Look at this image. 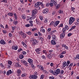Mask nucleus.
I'll return each instance as SVG.
<instances>
[{"label":"nucleus","mask_w":79,"mask_h":79,"mask_svg":"<svg viewBox=\"0 0 79 79\" xmlns=\"http://www.w3.org/2000/svg\"><path fill=\"white\" fill-rule=\"evenodd\" d=\"M74 21H75V18L73 17H70L69 21V24H70V25H71L74 22Z\"/></svg>","instance_id":"f257e3e1"},{"label":"nucleus","mask_w":79,"mask_h":79,"mask_svg":"<svg viewBox=\"0 0 79 79\" xmlns=\"http://www.w3.org/2000/svg\"><path fill=\"white\" fill-rule=\"evenodd\" d=\"M60 70L59 69H57L56 70H55L54 71V73H53L54 75L55 76H57L58 74H60Z\"/></svg>","instance_id":"f03ea898"},{"label":"nucleus","mask_w":79,"mask_h":79,"mask_svg":"<svg viewBox=\"0 0 79 79\" xmlns=\"http://www.w3.org/2000/svg\"><path fill=\"white\" fill-rule=\"evenodd\" d=\"M40 2H38L37 3H35V8H38L37 10H38L40 9V7H39L40 6Z\"/></svg>","instance_id":"7ed1b4c3"},{"label":"nucleus","mask_w":79,"mask_h":79,"mask_svg":"<svg viewBox=\"0 0 79 79\" xmlns=\"http://www.w3.org/2000/svg\"><path fill=\"white\" fill-rule=\"evenodd\" d=\"M29 79H36L37 78V76L35 75H31L29 76Z\"/></svg>","instance_id":"20e7f679"},{"label":"nucleus","mask_w":79,"mask_h":79,"mask_svg":"<svg viewBox=\"0 0 79 79\" xmlns=\"http://www.w3.org/2000/svg\"><path fill=\"white\" fill-rule=\"evenodd\" d=\"M32 41L33 42V46H34L38 42V41L35 39L32 40Z\"/></svg>","instance_id":"39448f33"},{"label":"nucleus","mask_w":79,"mask_h":79,"mask_svg":"<svg viewBox=\"0 0 79 79\" xmlns=\"http://www.w3.org/2000/svg\"><path fill=\"white\" fill-rule=\"evenodd\" d=\"M48 9L46 8L44 10L43 13L44 14H47L48 13Z\"/></svg>","instance_id":"423d86ee"},{"label":"nucleus","mask_w":79,"mask_h":79,"mask_svg":"<svg viewBox=\"0 0 79 79\" xmlns=\"http://www.w3.org/2000/svg\"><path fill=\"white\" fill-rule=\"evenodd\" d=\"M37 67L38 68H40V69L42 71H43V70L44 69V68L43 66H42V65H37Z\"/></svg>","instance_id":"0eeeda50"},{"label":"nucleus","mask_w":79,"mask_h":79,"mask_svg":"<svg viewBox=\"0 0 79 79\" xmlns=\"http://www.w3.org/2000/svg\"><path fill=\"white\" fill-rule=\"evenodd\" d=\"M37 11L36 10H34L32 11V16H34V15H35V14H37Z\"/></svg>","instance_id":"6e6552de"},{"label":"nucleus","mask_w":79,"mask_h":79,"mask_svg":"<svg viewBox=\"0 0 79 79\" xmlns=\"http://www.w3.org/2000/svg\"><path fill=\"white\" fill-rule=\"evenodd\" d=\"M0 44H2V45H5V44H6V43L3 40H1L0 41Z\"/></svg>","instance_id":"1a4fd4ad"},{"label":"nucleus","mask_w":79,"mask_h":79,"mask_svg":"<svg viewBox=\"0 0 79 79\" xmlns=\"http://www.w3.org/2000/svg\"><path fill=\"white\" fill-rule=\"evenodd\" d=\"M65 36V33H64L63 32L60 35V37L61 39H63V38Z\"/></svg>","instance_id":"9d476101"},{"label":"nucleus","mask_w":79,"mask_h":79,"mask_svg":"<svg viewBox=\"0 0 79 79\" xmlns=\"http://www.w3.org/2000/svg\"><path fill=\"white\" fill-rule=\"evenodd\" d=\"M54 2H55V1L54 0H51V2L49 5L51 6H53V4H54Z\"/></svg>","instance_id":"9b49d317"},{"label":"nucleus","mask_w":79,"mask_h":79,"mask_svg":"<svg viewBox=\"0 0 79 79\" xmlns=\"http://www.w3.org/2000/svg\"><path fill=\"white\" fill-rule=\"evenodd\" d=\"M17 73L18 74V76H19L21 75V71L19 69H18L17 71Z\"/></svg>","instance_id":"f8f14e48"},{"label":"nucleus","mask_w":79,"mask_h":79,"mask_svg":"<svg viewBox=\"0 0 79 79\" xmlns=\"http://www.w3.org/2000/svg\"><path fill=\"white\" fill-rule=\"evenodd\" d=\"M11 73H12V71H11V70H10L7 72L6 74L8 76L9 75H10V74H11Z\"/></svg>","instance_id":"ddd939ff"},{"label":"nucleus","mask_w":79,"mask_h":79,"mask_svg":"<svg viewBox=\"0 0 79 79\" xmlns=\"http://www.w3.org/2000/svg\"><path fill=\"white\" fill-rule=\"evenodd\" d=\"M18 47L17 46H12V49H13V50H16L18 49Z\"/></svg>","instance_id":"4468645a"},{"label":"nucleus","mask_w":79,"mask_h":79,"mask_svg":"<svg viewBox=\"0 0 79 79\" xmlns=\"http://www.w3.org/2000/svg\"><path fill=\"white\" fill-rule=\"evenodd\" d=\"M66 66H67V63H66V62H64L62 64V66L63 68H65Z\"/></svg>","instance_id":"2eb2a0df"},{"label":"nucleus","mask_w":79,"mask_h":79,"mask_svg":"<svg viewBox=\"0 0 79 79\" xmlns=\"http://www.w3.org/2000/svg\"><path fill=\"white\" fill-rule=\"evenodd\" d=\"M21 61L23 64H24V65H26L27 64V62L26 61L24 60H21Z\"/></svg>","instance_id":"dca6fc26"},{"label":"nucleus","mask_w":79,"mask_h":79,"mask_svg":"<svg viewBox=\"0 0 79 79\" xmlns=\"http://www.w3.org/2000/svg\"><path fill=\"white\" fill-rule=\"evenodd\" d=\"M51 43L52 44V45H56V42L55 41V40H52L51 41Z\"/></svg>","instance_id":"f3484780"},{"label":"nucleus","mask_w":79,"mask_h":79,"mask_svg":"<svg viewBox=\"0 0 79 79\" xmlns=\"http://www.w3.org/2000/svg\"><path fill=\"white\" fill-rule=\"evenodd\" d=\"M59 23H60V21H57L55 22L54 23V26H55V27H56V26H58V24H59Z\"/></svg>","instance_id":"a211bd4d"},{"label":"nucleus","mask_w":79,"mask_h":79,"mask_svg":"<svg viewBox=\"0 0 79 79\" xmlns=\"http://www.w3.org/2000/svg\"><path fill=\"white\" fill-rule=\"evenodd\" d=\"M28 61L30 63H32V62H33L32 60L31 59H28Z\"/></svg>","instance_id":"6ab92c4d"},{"label":"nucleus","mask_w":79,"mask_h":79,"mask_svg":"<svg viewBox=\"0 0 79 79\" xmlns=\"http://www.w3.org/2000/svg\"><path fill=\"white\" fill-rule=\"evenodd\" d=\"M26 34H25V33H23V35H22V38H23V39H24V38H26Z\"/></svg>","instance_id":"aec40b11"},{"label":"nucleus","mask_w":79,"mask_h":79,"mask_svg":"<svg viewBox=\"0 0 79 79\" xmlns=\"http://www.w3.org/2000/svg\"><path fill=\"white\" fill-rule=\"evenodd\" d=\"M40 5H41V6H42V8H45V7L44 6L43 4V3H42V2H40Z\"/></svg>","instance_id":"412c9836"},{"label":"nucleus","mask_w":79,"mask_h":79,"mask_svg":"<svg viewBox=\"0 0 79 79\" xmlns=\"http://www.w3.org/2000/svg\"><path fill=\"white\" fill-rule=\"evenodd\" d=\"M29 22L31 26H33V23H33V21L30 20L29 21Z\"/></svg>","instance_id":"4be33fe9"},{"label":"nucleus","mask_w":79,"mask_h":79,"mask_svg":"<svg viewBox=\"0 0 79 79\" xmlns=\"http://www.w3.org/2000/svg\"><path fill=\"white\" fill-rule=\"evenodd\" d=\"M40 31L42 32L43 33H44V32H45V30L44 29H40Z\"/></svg>","instance_id":"5701e85b"},{"label":"nucleus","mask_w":79,"mask_h":79,"mask_svg":"<svg viewBox=\"0 0 79 79\" xmlns=\"http://www.w3.org/2000/svg\"><path fill=\"white\" fill-rule=\"evenodd\" d=\"M8 15L10 16H13V13H9L8 14Z\"/></svg>","instance_id":"b1692460"},{"label":"nucleus","mask_w":79,"mask_h":79,"mask_svg":"<svg viewBox=\"0 0 79 79\" xmlns=\"http://www.w3.org/2000/svg\"><path fill=\"white\" fill-rule=\"evenodd\" d=\"M66 28H65V27L63 28L62 29V32L63 33H65V32H66Z\"/></svg>","instance_id":"393cba45"},{"label":"nucleus","mask_w":79,"mask_h":79,"mask_svg":"<svg viewBox=\"0 0 79 79\" xmlns=\"http://www.w3.org/2000/svg\"><path fill=\"white\" fill-rule=\"evenodd\" d=\"M22 44H23V46L26 48L27 47V45L26 44V43H24V42H22Z\"/></svg>","instance_id":"a878e982"},{"label":"nucleus","mask_w":79,"mask_h":79,"mask_svg":"<svg viewBox=\"0 0 79 79\" xmlns=\"http://www.w3.org/2000/svg\"><path fill=\"white\" fill-rule=\"evenodd\" d=\"M27 34H28V35H31V34H32V33L31 32L29 31L28 32H26Z\"/></svg>","instance_id":"bb28decb"},{"label":"nucleus","mask_w":79,"mask_h":79,"mask_svg":"<svg viewBox=\"0 0 79 79\" xmlns=\"http://www.w3.org/2000/svg\"><path fill=\"white\" fill-rule=\"evenodd\" d=\"M16 64L17 67H21V65L18 63H16Z\"/></svg>","instance_id":"cd10ccee"},{"label":"nucleus","mask_w":79,"mask_h":79,"mask_svg":"<svg viewBox=\"0 0 79 79\" xmlns=\"http://www.w3.org/2000/svg\"><path fill=\"white\" fill-rule=\"evenodd\" d=\"M24 58V56L23 55H20L19 56V58L20 59H23V58Z\"/></svg>","instance_id":"c85d7f7f"},{"label":"nucleus","mask_w":79,"mask_h":79,"mask_svg":"<svg viewBox=\"0 0 79 79\" xmlns=\"http://www.w3.org/2000/svg\"><path fill=\"white\" fill-rule=\"evenodd\" d=\"M59 13H60V14H62V13H63V11L60 10L58 11Z\"/></svg>","instance_id":"c756f323"},{"label":"nucleus","mask_w":79,"mask_h":79,"mask_svg":"<svg viewBox=\"0 0 79 79\" xmlns=\"http://www.w3.org/2000/svg\"><path fill=\"white\" fill-rule=\"evenodd\" d=\"M35 51L36 52H40L41 51V49H40V48H38L35 50Z\"/></svg>","instance_id":"7c9ffc66"},{"label":"nucleus","mask_w":79,"mask_h":79,"mask_svg":"<svg viewBox=\"0 0 79 79\" xmlns=\"http://www.w3.org/2000/svg\"><path fill=\"white\" fill-rule=\"evenodd\" d=\"M12 28L13 30L12 32V33H13L14 32V29H15V27L14 26H12Z\"/></svg>","instance_id":"2f4dec72"},{"label":"nucleus","mask_w":79,"mask_h":79,"mask_svg":"<svg viewBox=\"0 0 79 79\" xmlns=\"http://www.w3.org/2000/svg\"><path fill=\"white\" fill-rule=\"evenodd\" d=\"M39 39H40V40H41V41H42V42H43V41H44V38H43L42 37H40L39 38Z\"/></svg>","instance_id":"473e14b6"},{"label":"nucleus","mask_w":79,"mask_h":79,"mask_svg":"<svg viewBox=\"0 0 79 79\" xmlns=\"http://www.w3.org/2000/svg\"><path fill=\"white\" fill-rule=\"evenodd\" d=\"M33 17H30L29 19H30V20H32V19H34V18H35V16H33Z\"/></svg>","instance_id":"72a5a7b5"},{"label":"nucleus","mask_w":79,"mask_h":79,"mask_svg":"<svg viewBox=\"0 0 79 79\" xmlns=\"http://www.w3.org/2000/svg\"><path fill=\"white\" fill-rule=\"evenodd\" d=\"M70 63H71L69 61V60H68L67 61V66H68V65H69V64H70Z\"/></svg>","instance_id":"f704fd0d"},{"label":"nucleus","mask_w":79,"mask_h":79,"mask_svg":"<svg viewBox=\"0 0 79 79\" xmlns=\"http://www.w3.org/2000/svg\"><path fill=\"white\" fill-rule=\"evenodd\" d=\"M54 6H56V5H57V2H56L55 1L54 2Z\"/></svg>","instance_id":"c9c22d12"},{"label":"nucleus","mask_w":79,"mask_h":79,"mask_svg":"<svg viewBox=\"0 0 79 79\" xmlns=\"http://www.w3.org/2000/svg\"><path fill=\"white\" fill-rule=\"evenodd\" d=\"M63 73H64V71L62 70L61 71H60V74H63Z\"/></svg>","instance_id":"e433bc0d"},{"label":"nucleus","mask_w":79,"mask_h":79,"mask_svg":"<svg viewBox=\"0 0 79 79\" xmlns=\"http://www.w3.org/2000/svg\"><path fill=\"white\" fill-rule=\"evenodd\" d=\"M65 28L66 29V30H68L69 29V27L68 25H66Z\"/></svg>","instance_id":"4c0bfd02"},{"label":"nucleus","mask_w":79,"mask_h":79,"mask_svg":"<svg viewBox=\"0 0 79 79\" xmlns=\"http://www.w3.org/2000/svg\"><path fill=\"white\" fill-rule=\"evenodd\" d=\"M56 36H55V35H52V38L53 39H55L56 38Z\"/></svg>","instance_id":"58836bf2"},{"label":"nucleus","mask_w":79,"mask_h":79,"mask_svg":"<svg viewBox=\"0 0 79 79\" xmlns=\"http://www.w3.org/2000/svg\"><path fill=\"white\" fill-rule=\"evenodd\" d=\"M8 64L10 65H11V64H12V62H11V61H8Z\"/></svg>","instance_id":"ea45409f"},{"label":"nucleus","mask_w":79,"mask_h":79,"mask_svg":"<svg viewBox=\"0 0 79 79\" xmlns=\"http://www.w3.org/2000/svg\"><path fill=\"white\" fill-rule=\"evenodd\" d=\"M63 47H65L66 49H68V48L66 45H63Z\"/></svg>","instance_id":"a19ab883"},{"label":"nucleus","mask_w":79,"mask_h":79,"mask_svg":"<svg viewBox=\"0 0 79 79\" xmlns=\"http://www.w3.org/2000/svg\"><path fill=\"white\" fill-rule=\"evenodd\" d=\"M14 24H15V25H16L17 24H18V21H15L14 22Z\"/></svg>","instance_id":"79ce46f5"},{"label":"nucleus","mask_w":79,"mask_h":79,"mask_svg":"<svg viewBox=\"0 0 79 79\" xmlns=\"http://www.w3.org/2000/svg\"><path fill=\"white\" fill-rule=\"evenodd\" d=\"M42 58L43 59H44V60H46V57L44 56H42Z\"/></svg>","instance_id":"37998d69"},{"label":"nucleus","mask_w":79,"mask_h":79,"mask_svg":"<svg viewBox=\"0 0 79 79\" xmlns=\"http://www.w3.org/2000/svg\"><path fill=\"white\" fill-rule=\"evenodd\" d=\"M43 53L44 54V53H46V55L47 54V51L45 50H44L43 51Z\"/></svg>","instance_id":"c03bdc74"},{"label":"nucleus","mask_w":79,"mask_h":79,"mask_svg":"<svg viewBox=\"0 0 79 79\" xmlns=\"http://www.w3.org/2000/svg\"><path fill=\"white\" fill-rule=\"evenodd\" d=\"M73 64H70L69 65V68H71L72 66H73Z\"/></svg>","instance_id":"a18cd8bd"},{"label":"nucleus","mask_w":79,"mask_h":79,"mask_svg":"<svg viewBox=\"0 0 79 79\" xmlns=\"http://www.w3.org/2000/svg\"><path fill=\"white\" fill-rule=\"evenodd\" d=\"M22 53L23 55H24L26 54V52L25 51H23L22 52Z\"/></svg>","instance_id":"49530a36"},{"label":"nucleus","mask_w":79,"mask_h":79,"mask_svg":"<svg viewBox=\"0 0 79 79\" xmlns=\"http://www.w3.org/2000/svg\"><path fill=\"white\" fill-rule=\"evenodd\" d=\"M44 75H41V76L40 79H44Z\"/></svg>","instance_id":"de8ad7c7"},{"label":"nucleus","mask_w":79,"mask_h":79,"mask_svg":"<svg viewBox=\"0 0 79 79\" xmlns=\"http://www.w3.org/2000/svg\"><path fill=\"white\" fill-rule=\"evenodd\" d=\"M39 18L40 19V20H43V16H39Z\"/></svg>","instance_id":"09e8293b"},{"label":"nucleus","mask_w":79,"mask_h":79,"mask_svg":"<svg viewBox=\"0 0 79 79\" xmlns=\"http://www.w3.org/2000/svg\"><path fill=\"white\" fill-rule=\"evenodd\" d=\"M24 33H23V32L22 31H21L20 33H19V35H21V36H22V35H23V34H24Z\"/></svg>","instance_id":"8fccbe9b"},{"label":"nucleus","mask_w":79,"mask_h":79,"mask_svg":"<svg viewBox=\"0 0 79 79\" xmlns=\"http://www.w3.org/2000/svg\"><path fill=\"white\" fill-rule=\"evenodd\" d=\"M63 24L62 23H61L60 24V25L59 26V27H63Z\"/></svg>","instance_id":"3c124183"},{"label":"nucleus","mask_w":79,"mask_h":79,"mask_svg":"<svg viewBox=\"0 0 79 79\" xmlns=\"http://www.w3.org/2000/svg\"><path fill=\"white\" fill-rule=\"evenodd\" d=\"M9 9L10 10H12V6H11V5L10 6Z\"/></svg>","instance_id":"603ef678"},{"label":"nucleus","mask_w":79,"mask_h":79,"mask_svg":"<svg viewBox=\"0 0 79 79\" xmlns=\"http://www.w3.org/2000/svg\"><path fill=\"white\" fill-rule=\"evenodd\" d=\"M76 59H77V60H78V59H79V54L77 55V57L76 58Z\"/></svg>","instance_id":"864d4df0"},{"label":"nucleus","mask_w":79,"mask_h":79,"mask_svg":"<svg viewBox=\"0 0 79 79\" xmlns=\"http://www.w3.org/2000/svg\"><path fill=\"white\" fill-rule=\"evenodd\" d=\"M22 18H23V19H26V17L24 15H22Z\"/></svg>","instance_id":"5fc2aeb1"},{"label":"nucleus","mask_w":79,"mask_h":79,"mask_svg":"<svg viewBox=\"0 0 79 79\" xmlns=\"http://www.w3.org/2000/svg\"><path fill=\"white\" fill-rule=\"evenodd\" d=\"M48 22V20L47 19H45V21H44V23H47Z\"/></svg>","instance_id":"6e6d98bb"},{"label":"nucleus","mask_w":79,"mask_h":79,"mask_svg":"<svg viewBox=\"0 0 79 79\" xmlns=\"http://www.w3.org/2000/svg\"><path fill=\"white\" fill-rule=\"evenodd\" d=\"M71 35H72V33H69L68 34V37H70V36H71Z\"/></svg>","instance_id":"4d7b16f0"},{"label":"nucleus","mask_w":79,"mask_h":79,"mask_svg":"<svg viewBox=\"0 0 79 79\" xmlns=\"http://www.w3.org/2000/svg\"><path fill=\"white\" fill-rule=\"evenodd\" d=\"M2 2H5V3H6L7 2V0H3L2 1Z\"/></svg>","instance_id":"13d9d810"},{"label":"nucleus","mask_w":79,"mask_h":79,"mask_svg":"<svg viewBox=\"0 0 79 79\" xmlns=\"http://www.w3.org/2000/svg\"><path fill=\"white\" fill-rule=\"evenodd\" d=\"M49 79H55V78L53 76L50 77Z\"/></svg>","instance_id":"bf43d9fd"},{"label":"nucleus","mask_w":79,"mask_h":79,"mask_svg":"<svg viewBox=\"0 0 79 79\" xmlns=\"http://www.w3.org/2000/svg\"><path fill=\"white\" fill-rule=\"evenodd\" d=\"M50 5V3H48L46 4V6H49Z\"/></svg>","instance_id":"052dcab7"},{"label":"nucleus","mask_w":79,"mask_h":79,"mask_svg":"<svg viewBox=\"0 0 79 79\" xmlns=\"http://www.w3.org/2000/svg\"><path fill=\"white\" fill-rule=\"evenodd\" d=\"M26 76L25 74H23L22 75V77H25Z\"/></svg>","instance_id":"680f3d73"},{"label":"nucleus","mask_w":79,"mask_h":79,"mask_svg":"<svg viewBox=\"0 0 79 79\" xmlns=\"http://www.w3.org/2000/svg\"><path fill=\"white\" fill-rule=\"evenodd\" d=\"M26 27H30V24H27L26 25Z\"/></svg>","instance_id":"e2e57ef3"},{"label":"nucleus","mask_w":79,"mask_h":79,"mask_svg":"<svg viewBox=\"0 0 79 79\" xmlns=\"http://www.w3.org/2000/svg\"><path fill=\"white\" fill-rule=\"evenodd\" d=\"M9 35L10 37H12V34L11 33H9Z\"/></svg>","instance_id":"0e129e2a"},{"label":"nucleus","mask_w":79,"mask_h":79,"mask_svg":"<svg viewBox=\"0 0 79 79\" xmlns=\"http://www.w3.org/2000/svg\"><path fill=\"white\" fill-rule=\"evenodd\" d=\"M48 58H50V59L51 58V55H50V54L48 56Z\"/></svg>","instance_id":"69168bd1"},{"label":"nucleus","mask_w":79,"mask_h":79,"mask_svg":"<svg viewBox=\"0 0 79 79\" xmlns=\"http://www.w3.org/2000/svg\"><path fill=\"white\" fill-rule=\"evenodd\" d=\"M76 26H73L72 27V29H75V28H76Z\"/></svg>","instance_id":"338daca9"},{"label":"nucleus","mask_w":79,"mask_h":79,"mask_svg":"<svg viewBox=\"0 0 79 79\" xmlns=\"http://www.w3.org/2000/svg\"><path fill=\"white\" fill-rule=\"evenodd\" d=\"M60 4H58L56 6V8H59L60 7Z\"/></svg>","instance_id":"774afa93"}]
</instances>
